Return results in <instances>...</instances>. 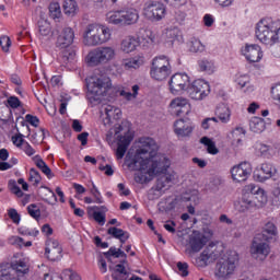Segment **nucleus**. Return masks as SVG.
<instances>
[{"instance_id": "obj_1", "label": "nucleus", "mask_w": 280, "mask_h": 280, "mask_svg": "<svg viewBox=\"0 0 280 280\" xmlns=\"http://www.w3.org/2000/svg\"><path fill=\"white\" fill-rule=\"evenodd\" d=\"M125 163L131 172H139L135 175V180L140 185H145L159 176L152 188L158 196H163L178 180L176 172L168 171L172 162L167 156L159 153V144L152 138H142L135 154L127 153Z\"/></svg>"}, {"instance_id": "obj_2", "label": "nucleus", "mask_w": 280, "mask_h": 280, "mask_svg": "<svg viewBox=\"0 0 280 280\" xmlns=\"http://www.w3.org/2000/svg\"><path fill=\"white\" fill-rule=\"evenodd\" d=\"M268 205V194L266 190L255 184L244 186L241 200L235 205L240 213H246L253 209H262Z\"/></svg>"}, {"instance_id": "obj_3", "label": "nucleus", "mask_w": 280, "mask_h": 280, "mask_svg": "<svg viewBox=\"0 0 280 280\" xmlns=\"http://www.w3.org/2000/svg\"><path fill=\"white\" fill-rule=\"evenodd\" d=\"M113 91V81L106 73H95L88 80L86 97L91 104H100Z\"/></svg>"}, {"instance_id": "obj_4", "label": "nucleus", "mask_w": 280, "mask_h": 280, "mask_svg": "<svg viewBox=\"0 0 280 280\" xmlns=\"http://www.w3.org/2000/svg\"><path fill=\"white\" fill-rule=\"evenodd\" d=\"M256 38L262 45H277L280 36V20L273 18L261 19L255 27Z\"/></svg>"}, {"instance_id": "obj_5", "label": "nucleus", "mask_w": 280, "mask_h": 280, "mask_svg": "<svg viewBox=\"0 0 280 280\" xmlns=\"http://www.w3.org/2000/svg\"><path fill=\"white\" fill-rule=\"evenodd\" d=\"M110 38H113L110 27L100 23L88 24L82 34V43L85 47L106 45Z\"/></svg>"}, {"instance_id": "obj_6", "label": "nucleus", "mask_w": 280, "mask_h": 280, "mask_svg": "<svg viewBox=\"0 0 280 280\" xmlns=\"http://www.w3.org/2000/svg\"><path fill=\"white\" fill-rule=\"evenodd\" d=\"M56 47L62 49L59 60L62 65H69L75 58V50L71 48L73 40H75V31L71 26H66L61 31L56 30Z\"/></svg>"}, {"instance_id": "obj_7", "label": "nucleus", "mask_w": 280, "mask_h": 280, "mask_svg": "<svg viewBox=\"0 0 280 280\" xmlns=\"http://www.w3.org/2000/svg\"><path fill=\"white\" fill-rule=\"evenodd\" d=\"M30 273V259L21 258L19 260L0 264V280H19ZM18 275V277H16Z\"/></svg>"}, {"instance_id": "obj_8", "label": "nucleus", "mask_w": 280, "mask_h": 280, "mask_svg": "<svg viewBox=\"0 0 280 280\" xmlns=\"http://www.w3.org/2000/svg\"><path fill=\"white\" fill-rule=\"evenodd\" d=\"M117 58V50L113 46H101L89 51L85 62L89 67L110 65Z\"/></svg>"}, {"instance_id": "obj_9", "label": "nucleus", "mask_w": 280, "mask_h": 280, "mask_svg": "<svg viewBox=\"0 0 280 280\" xmlns=\"http://www.w3.org/2000/svg\"><path fill=\"white\" fill-rule=\"evenodd\" d=\"M150 75L152 80H156L158 82L167 80V78L172 75V63L170 62V57L165 55L154 57L150 69Z\"/></svg>"}, {"instance_id": "obj_10", "label": "nucleus", "mask_w": 280, "mask_h": 280, "mask_svg": "<svg viewBox=\"0 0 280 280\" xmlns=\"http://www.w3.org/2000/svg\"><path fill=\"white\" fill-rule=\"evenodd\" d=\"M224 247L218 243H210L199 257L195 259V266L198 268H205L209 264H213L223 253Z\"/></svg>"}, {"instance_id": "obj_11", "label": "nucleus", "mask_w": 280, "mask_h": 280, "mask_svg": "<svg viewBox=\"0 0 280 280\" xmlns=\"http://www.w3.org/2000/svg\"><path fill=\"white\" fill-rule=\"evenodd\" d=\"M166 14L167 9L160 1H148L142 9V15L148 21H163Z\"/></svg>"}, {"instance_id": "obj_12", "label": "nucleus", "mask_w": 280, "mask_h": 280, "mask_svg": "<svg viewBox=\"0 0 280 280\" xmlns=\"http://www.w3.org/2000/svg\"><path fill=\"white\" fill-rule=\"evenodd\" d=\"M209 93H211V86L209 82L202 79L195 80L188 88L190 100H195L196 102H202V100L208 97Z\"/></svg>"}, {"instance_id": "obj_13", "label": "nucleus", "mask_w": 280, "mask_h": 280, "mask_svg": "<svg viewBox=\"0 0 280 280\" xmlns=\"http://www.w3.org/2000/svg\"><path fill=\"white\" fill-rule=\"evenodd\" d=\"M240 264V255L237 252H230L219 266V277L226 278L231 277L235 272V268Z\"/></svg>"}, {"instance_id": "obj_14", "label": "nucleus", "mask_w": 280, "mask_h": 280, "mask_svg": "<svg viewBox=\"0 0 280 280\" xmlns=\"http://www.w3.org/2000/svg\"><path fill=\"white\" fill-rule=\"evenodd\" d=\"M189 84L190 80L187 73H175L168 81L170 91L173 95H178L183 93V91L189 90Z\"/></svg>"}, {"instance_id": "obj_15", "label": "nucleus", "mask_w": 280, "mask_h": 280, "mask_svg": "<svg viewBox=\"0 0 280 280\" xmlns=\"http://www.w3.org/2000/svg\"><path fill=\"white\" fill-rule=\"evenodd\" d=\"M253 174V166L248 162H242L231 168V176L234 183H244Z\"/></svg>"}, {"instance_id": "obj_16", "label": "nucleus", "mask_w": 280, "mask_h": 280, "mask_svg": "<svg viewBox=\"0 0 280 280\" xmlns=\"http://www.w3.org/2000/svg\"><path fill=\"white\" fill-rule=\"evenodd\" d=\"M168 110L171 115L180 117V115H189L191 110V105L189 104V100L185 97H175L171 101L168 105Z\"/></svg>"}, {"instance_id": "obj_17", "label": "nucleus", "mask_w": 280, "mask_h": 280, "mask_svg": "<svg viewBox=\"0 0 280 280\" xmlns=\"http://www.w3.org/2000/svg\"><path fill=\"white\" fill-rule=\"evenodd\" d=\"M45 257L49 261H60L62 259V245L57 240L48 238L46 241Z\"/></svg>"}, {"instance_id": "obj_18", "label": "nucleus", "mask_w": 280, "mask_h": 280, "mask_svg": "<svg viewBox=\"0 0 280 280\" xmlns=\"http://www.w3.org/2000/svg\"><path fill=\"white\" fill-rule=\"evenodd\" d=\"M250 255L255 259L264 261V259L270 255V245L266 242L259 241V238L256 237L250 246Z\"/></svg>"}, {"instance_id": "obj_19", "label": "nucleus", "mask_w": 280, "mask_h": 280, "mask_svg": "<svg viewBox=\"0 0 280 280\" xmlns=\"http://www.w3.org/2000/svg\"><path fill=\"white\" fill-rule=\"evenodd\" d=\"M242 54L248 62H260L261 58H264L261 46L257 44L246 45L242 49Z\"/></svg>"}, {"instance_id": "obj_20", "label": "nucleus", "mask_w": 280, "mask_h": 280, "mask_svg": "<svg viewBox=\"0 0 280 280\" xmlns=\"http://www.w3.org/2000/svg\"><path fill=\"white\" fill-rule=\"evenodd\" d=\"M277 174V167L270 163H264L260 167H257L254 172V178L259 183H264L269 178H272Z\"/></svg>"}, {"instance_id": "obj_21", "label": "nucleus", "mask_w": 280, "mask_h": 280, "mask_svg": "<svg viewBox=\"0 0 280 280\" xmlns=\"http://www.w3.org/2000/svg\"><path fill=\"white\" fill-rule=\"evenodd\" d=\"M132 132H130V130H128L127 132H125L124 136H118V147L116 150V156L118 160L124 159V156H126V152L128 151V145H130V143L132 142Z\"/></svg>"}, {"instance_id": "obj_22", "label": "nucleus", "mask_w": 280, "mask_h": 280, "mask_svg": "<svg viewBox=\"0 0 280 280\" xmlns=\"http://www.w3.org/2000/svg\"><path fill=\"white\" fill-rule=\"evenodd\" d=\"M174 132L177 137H190L194 132V125L189 120L178 119L174 122Z\"/></svg>"}, {"instance_id": "obj_23", "label": "nucleus", "mask_w": 280, "mask_h": 280, "mask_svg": "<svg viewBox=\"0 0 280 280\" xmlns=\"http://www.w3.org/2000/svg\"><path fill=\"white\" fill-rule=\"evenodd\" d=\"M106 117L103 119L104 126H110L113 124V119L117 121V119H121V109L115 105H105L103 108Z\"/></svg>"}, {"instance_id": "obj_24", "label": "nucleus", "mask_w": 280, "mask_h": 280, "mask_svg": "<svg viewBox=\"0 0 280 280\" xmlns=\"http://www.w3.org/2000/svg\"><path fill=\"white\" fill-rule=\"evenodd\" d=\"M139 45H141L139 37L128 35L121 39L120 50H122L124 54H132V51H137V47H139Z\"/></svg>"}, {"instance_id": "obj_25", "label": "nucleus", "mask_w": 280, "mask_h": 280, "mask_svg": "<svg viewBox=\"0 0 280 280\" xmlns=\"http://www.w3.org/2000/svg\"><path fill=\"white\" fill-rule=\"evenodd\" d=\"M122 14V27L126 25H135L139 22V11L137 9H125L121 10Z\"/></svg>"}, {"instance_id": "obj_26", "label": "nucleus", "mask_w": 280, "mask_h": 280, "mask_svg": "<svg viewBox=\"0 0 280 280\" xmlns=\"http://www.w3.org/2000/svg\"><path fill=\"white\" fill-rule=\"evenodd\" d=\"M145 59L143 56L129 57L122 60V67L126 69H139L140 67H143Z\"/></svg>"}, {"instance_id": "obj_27", "label": "nucleus", "mask_w": 280, "mask_h": 280, "mask_svg": "<svg viewBox=\"0 0 280 280\" xmlns=\"http://www.w3.org/2000/svg\"><path fill=\"white\" fill-rule=\"evenodd\" d=\"M189 244L194 253H200V250H202L205 247V244H207V238L201 234H195L190 237Z\"/></svg>"}, {"instance_id": "obj_28", "label": "nucleus", "mask_w": 280, "mask_h": 280, "mask_svg": "<svg viewBox=\"0 0 280 280\" xmlns=\"http://www.w3.org/2000/svg\"><path fill=\"white\" fill-rule=\"evenodd\" d=\"M122 19L124 18H122V14H121V10H118V11L107 12L105 21L109 25H117L119 27H124V20Z\"/></svg>"}, {"instance_id": "obj_29", "label": "nucleus", "mask_w": 280, "mask_h": 280, "mask_svg": "<svg viewBox=\"0 0 280 280\" xmlns=\"http://www.w3.org/2000/svg\"><path fill=\"white\" fill-rule=\"evenodd\" d=\"M215 115L221 124H229L231 121V109L224 104L217 107Z\"/></svg>"}, {"instance_id": "obj_30", "label": "nucleus", "mask_w": 280, "mask_h": 280, "mask_svg": "<svg viewBox=\"0 0 280 280\" xmlns=\"http://www.w3.org/2000/svg\"><path fill=\"white\" fill-rule=\"evenodd\" d=\"M107 233L108 235H112V237L119 240L121 244H126V242H128V240L130 238V233L118 228H109L107 230Z\"/></svg>"}, {"instance_id": "obj_31", "label": "nucleus", "mask_w": 280, "mask_h": 280, "mask_svg": "<svg viewBox=\"0 0 280 280\" xmlns=\"http://www.w3.org/2000/svg\"><path fill=\"white\" fill-rule=\"evenodd\" d=\"M249 129L257 135L266 130V121L259 117H253L249 121Z\"/></svg>"}, {"instance_id": "obj_32", "label": "nucleus", "mask_w": 280, "mask_h": 280, "mask_svg": "<svg viewBox=\"0 0 280 280\" xmlns=\"http://www.w3.org/2000/svg\"><path fill=\"white\" fill-rule=\"evenodd\" d=\"M33 161H34L36 167H38V170H40V172H43V174H45V176H47V178H49V179L54 178V173L51 172V168H49L47 163H45V161H43V159H40L39 155H35L33 158Z\"/></svg>"}, {"instance_id": "obj_33", "label": "nucleus", "mask_w": 280, "mask_h": 280, "mask_svg": "<svg viewBox=\"0 0 280 280\" xmlns=\"http://www.w3.org/2000/svg\"><path fill=\"white\" fill-rule=\"evenodd\" d=\"M78 2L75 0H65L63 1V12L67 16H75L78 14Z\"/></svg>"}, {"instance_id": "obj_34", "label": "nucleus", "mask_w": 280, "mask_h": 280, "mask_svg": "<svg viewBox=\"0 0 280 280\" xmlns=\"http://www.w3.org/2000/svg\"><path fill=\"white\" fill-rule=\"evenodd\" d=\"M49 16L54 21H60L62 19V10L60 9V3L51 2L48 7Z\"/></svg>"}, {"instance_id": "obj_35", "label": "nucleus", "mask_w": 280, "mask_h": 280, "mask_svg": "<svg viewBox=\"0 0 280 280\" xmlns=\"http://www.w3.org/2000/svg\"><path fill=\"white\" fill-rule=\"evenodd\" d=\"M200 143H202V145H206L208 154L215 155L220 153V150L218 149V147H215V142H213L211 138L202 137L200 139Z\"/></svg>"}, {"instance_id": "obj_36", "label": "nucleus", "mask_w": 280, "mask_h": 280, "mask_svg": "<svg viewBox=\"0 0 280 280\" xmlns=\"http://www.w3.org/2000/svg\"><path fill=\"white\" fill-rule=\"evenodd\" d=\"M114 280H128V271L121 264L116 265L114 272L112 273Z\"/></svg>"}, {"instance_id": "obj_37", "label": "nucleus", "mask_w": 280, "mask_h": 280, "mask_svg": "<svg viewBox=\"0 0 280 280\" xmlns=\"http://www.w3.org/2000/svg\"><path fill=\"white\" fill-rule=\"evenodd\" d=\"M188 47L189 51H191L192 54H202V51L207 49L205 44H202V42H200V39L198 38H191L188 44Z\"/></svg>"}, {"instance_id": "obj_38", "label": "nucleus", "mask_w": 280, "mask_h": 280, "mask_svg": "<svg viewBox=\"0 0 280 280\" xmlns=\"http://www.w3.org/2000/svg\"><path fill=\"white\" fill-rule=\"evenodd\" d=\"M39 36H49L51 34V23L46 19H40L37 22Z\"/></svg>"}, {"instance_id": "obj_39", "label": "nucleus", "mask_w": 280, "mask_h": 280, "mask_svg": "<svg viewBox=\"0 0 280 280\" xmlns=\"http://www.w3.org/2000/svg\"><path fill=\"white\" fill-rule=\"evenodd\" d=\"M198 67L200 71H203V73H208L209 75H211V73H215V65L213 61L200 60L198 62Z\"/></svg>"}, {"instance_id": "obj_40", "label": "nucleus", "mask_w": 280, "mask_h": 280, "mask_svg": "<svg viewBox=\"0 0 280 280\" xmlns=\"http://www.w3.org/2000/svg\"><path fill=\"white\" fill-rule=\"evenodd\" d=\"M105 257H115L116 259H119V257H122L124 261L122 264H126V253H124V250H121V248H117V247H110L108 249L107 253H105Z\"/></svg>"}, {"instance_id": "obj_41", "label": "nucleus", "mask_w": 280, "mask_h": 280, "mask_svg": "<svg viewBox=\"0 0 280 280\" xmlns=\"http://www.w3.org/2000/svg\"><path fill=\"white\" fill-rule=\"evenodd\" d=\"M119 95H120V97H124V100H127V102L137 100V95H139V85L132 86V93L127 92L126 90H121L119 92Z\"/></svg>"}, {"instance_id": "obj_42", "label": "nucleus", "mask_w": 280, "mask_h": 280, "mask_svg": "<svg viewBox=\"0 0 280 280\" xmlns=\"http://www.w3.org/2000/svg\"><path fill=\"white\" fill-rule=\"evenodd\" d=\"M27 213L31 218H34V220H38L40 218V207L36 203H31L27 206Z\"/></svg>"}, {"instance_id": "obj_43", "label": "nucleus", "mask_w": 280, "mask_h": 280, "mask_svg": "<svg viewBox=\"0 0 280 280\" xmlns=\"http://www.w3.org/2000/svg\"><path fill=\"white\" fill-rule=\"evenodd\" d=\"M264 232L267 233V235H270V237H277V235H279V230L272 222H267L265 224Z\"/></svg>"}, {"instance_id": "obj_44", "label": "nucleus", "mask_w": 280, "mask_h": 280, "mask_svg": "<svg viewBox=\"0 0 280 280\" xmlns=\"http://www.w3.org/2000/svg\"><path fill=\"white\" fill-rule=\"evenodd\" d=\"M30 183H32V185H34L35 187L40 185V173H38V171H36L35 168H31L30 170V177H28Z\"/></svg>"}, {"instance_id": "obj_45", "label": "nucleus", "mask_w": 280, "mask_h": 280, "mask_svg": "<svg viewBox=\"0 0 280 280\" xmlns=\"http://www.w3.org/2000/svg\"><path fill=\"white\" fill-rule=\"evenodd\" d=\"M7 106H8V108H12L13 110H15V108H22L23 103H21V100H19V97L10 96L7 100Z\"/></svg>"}, {"instance_id": "obj_46", "label": "nucleus", "mask_w": 280, "mask_h": 280, "mask_svg": "<svg viewBox=\"0 0 280 280\" xmlns=\"http://www.w3.org/2000/svg\"><path fill=\"white\" fill-rule=\"evenodd\" d=\"M24 136L22 133H18L15 136H12L11 141L15 148H19L20 150L23 148V144L26 143Z\"/></svg>"}, {"instance_id": "obj_47", "label": "nucleus", "mask_w": 280, "mask_h": 280, "mask_svg": "<svg viewBox=\"0 0 280 280\" xmlns=\"http://www.w3.org/2000/svg\"><path fill=\"white\" fill-rule=\"evenodd\" d=\"M271 95H272V100L277 102L278 108L280 110V83H277L271 88Z\"/></svg>"}, {"instance_id": "obj_48", "label": "nucleus", "mask_w": 280, "mask_h": 280, "mask_svg": "<svg viewBox=\"0 0 280 280\" xmlns=\"http://www.w3.org/2000/svg\"><path fill=\"white\" fill-rule=\"evenodd\" d=\"M8 215L10 218V220H12L13 224L21 223V214H19V211H16V209H14V208L9 209Z\"/></svg>"}, {"instance_id": "obj_49", "label": "nucleus", "mask_w": 280, "mask_h": 280, "mask_svg": "<svg viewBox=\"0 0 280 280\" xmlns=\"http://www.w3.org/2000/svg\"><path fill=\"white\" fill-rule=\"evenodd\" d=\"M19 233L21 235H27L28 237H38L40 232L38 231V229H30V228H27V229H20Z\"/></svg>"}, {"instance_id": "obj_50", "label": "nucleus", "mask_w": 280, "mask_h": 280, "mask_svg": "<svg viewBox=\"0 0 280 280\" xmlns=\"http://www.w3.org/2000/svg\"><path fill=\"white\" fill-rule=\"evenodd\" d=\"M0 46L2 48V51H10V47L12 46V40L8 36H1L0 37Z\"/></svg>"}, {"instance_id": "obj_51", "label": "nucleus", "mask_w": 280, "mask_h": 280, "mask_svg": "<svg viewBox=\"0 0 280 280\" xmlns=\"http://www.w3.org/2000/svg\"><path fill=\"white\" fill-rule=\"evenodd\" d=\"M92 187L93 189L91 190L92 196H94V202H96V205H102L104 202V199L102 198V194L100 192V190L97 189V186H95L94 183H92Z\"/></svg>"}, {"instance_id": "obj_52", "label": "nucleus", "mask_w": 280, "mask_h": 280, "mask_svg": "<svg viewBox=\"0 0 280 280\" xmlns=\"http://www.w3.org/2000/svg\"><path fill=\"white\" fill-rule=\"evenodd\" d=\"M9 244H11L12 246H16V248H23V246L25 245V241L23 240V237L20 236H11L9 238Z\"/></svg>"}, {"instance_id": "obj_53", "label": "nucleus", "mask_w": 280, "mask_h": 280, "mask_svg": "<svg viewBox=\"0 0 280 280\" xmlns=\"http://www.w3.org/2000/svg\"><path fill=\"white\" fill-rule=\"evenodd\" d=\"M93 219H94L95 222H97V224H100L101 226H104V224H106V214H105L104 212L94 211V212H93Z\"/></svg>"}, {"instance_id": "obj_54", "label": "nucleus", "mask_w": 280, "mask_h": 280, "mask_svg": "<svg viewBox=\"0 0 280 280\" xmlns=\"http://www.w3.org/2000/svg\"><path fill=\"white\" fill-rule=\"evenodd\" d=\"M166 36H167V38H171L172 40H176V38H178V36H180V30H178V27L167 28Z\"/></svg>"}, {"instance_id": "obj_55", "label": "nucleus", "mask_w": 280, "mask_h": 280, "mask_svg": "<svg viewBox=\"0 0 280 280\" xmlns=\"http://www.w3.org/2000/svg\"><path fill=\"white\" fill-rule=\"evenodd\" d=\"M234 139L240 143L242 139H244V136L246 135V130L242 127H236L235 130L232 132Z\"/></svg>"}, {"instance_id": "obj_56", "label": "nucleus", "mask_w": 280, "mask_h": 280, "mask_svg": "<svg viewBox=\"0 0 280 280\" xmlns=\"http://www.w3.org/2000/svg\"><path fill=\"white\" fill-rule=\"evenodd\" d=\"M25 121H27V124L31 126H34V128H38V125L40 124V119L32 114H27L25 116Z\"/></svg>"}, {"instance_id": "obj_57", "label": "nucleus", "mask_w": 280, "mask_h": 280, "mask_svg": "<svg viewBox=\"0 0 280 280\" xmlns=\"http://www.w3.org/2000/svg\"><path fill=\"white\" fill-rule=\"evenodd\" d=\"M249 82H250V78L246 74L238 75L236 78V84H238L241 89H244V86L249 84Z\"/></svg>"}, {"instance_id": "obj_58", "label": "nucleus", "mask_w": 280, "mask_h": 280, "mask_svg": "<svg viewBox=\"0 0 280 280\" xmlns=\"http://www.w3.org/2000/svg\"><path fill=\"white\" fill-rule=\"evenodd\" d=\"M257 152L260 156H270V147L266 144H258Z\"/></svg>"}, {"instance_id": "obj_59", "label": "nucleus", "mask_w": 280, "mask_h": 280, "mask_svg": "<svg viewBox=\"0 0 280 280\" xmlns=\"http://www.w3.org/2000/svg\"><path fill=\"white\" fill-rule=\"evenodd\" d=\"M20 150H23L26 156H34L36 154V150L32 148L30 142L24 143Z\"/></svg>"}, {"instance_id": "obj_60", "label": "nucleus", "mask_w": 280, "mask_h": 280, "mask_svg": "<svg viewBox=\"0 0 280 280\" xmlns=\"http://www.w3.org/2000/svg\"><path fill=\"white\" fill-rule=\"evenodd\" d=\"M164 3H168L173 8H183V5H187V0H164Z\"/></svg>"}, {"instance_id": "obj_61", "label": "nucleus", "mask_w": 280, "mask_h": 280, "mask_svg": "<svg viewBox=\"0 0 280 280\" xmlns=\"http://www.w3.org/2000/svg\"><path fill=\"white\" fill-rule=\"evenodd\" d=\"M177 268L182 277H187V275H189V271L187 270L189 266L187 265V262H177Z\"/></svg>"}, {"instance_id": "obj_62", "label": "nucleus", "mask_w": 280, "mask_h": 280, "mask_svg": "<svg viewBox=\"0 0 280 280\" xmlns=\"http://www.w3.org/2000/svg\"><path fill=\"white\" fill-rule=\"evenodd\" d=\"M214 23H215V18H213V15L206 14L203 16V25H206V27H212Z\"/></svg>"}, {"instance_id": "obj_63", "label": "nucleus", "mask_w": 280, "mask_h": 280, "mask_svg": "<svg viewBox=\"0 0 280 280\" xmlns=\"http://www.w3.org/2000/svg\"><path fill=\"white\" fill-rule=\"evenodd\" d=\"M164 229L168 231V233H176V223L174 221H167L164 224Z\"/></svg>"}, {"instance_id": "obj_64", "label": "nucleus", "mask_w": 280, "mask_h": 280, "mask_svg": "<svg viewBox=\"0 0 280 280\" xmlns=\"http://www.w3.org/2000/svg\"><path fill=\"white\" fill-rule=\"evenodd\" d=\"M98 268L101 270V272L104 275L107 272L108 267L106 265V260L101 257H98Z\"/></svg>"}]
</instances>
